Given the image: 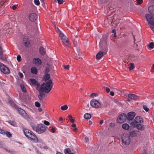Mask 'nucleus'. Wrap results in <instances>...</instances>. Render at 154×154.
I'll use <instances>...</instances> for the list:
<instances>
[{
	"mask_svg": "<svg viewBox=\"0 0 154 154\" xmlns=\"http://www.w3.org/2000/svg\"><path fill=\"white\" fill-rule=\"evenodd\" d=\"M135 116V113L133 112H128L126 115L127 119L130 121L132 120Z\"/></svg>",
	"mask_w": 154,
	"mask_h": 154,
	"instance_id": "nucleus-9",
	"label": "nucleus"
},
{
	"mask_svg": "<svg viewBox=\"0 0 154 154\" xmlns=\"http://www.w3.org/2000/svg\"><path fill=\"white\" fill-rule=\"evenodd\" d=\"M16 8V6L15 5H14L12 6V8L13 10H15Z\"/></svg>",
	"mask_w": 154,
	"mask_h": 154,
	"instance_id": "nucleus-56",
	"label": "nucleus"
},
{
	"mask_svg": "<svg viewBox=\"0 0 154 154\" xmlns=\"http://www.w3.org/2000/svg\"><path fill=\"white\" fill-rule=\"evenodd\" d=\"M34 2L36 5H38L40 4V2L39 0H34Z\"/></svg>",
	"mask_w": 154,
	"mask_h": 154,
	"instance_id": "nucleus-37",
	"label": "nucleus"
},
{
	"mask_svg": "<svg viewBox=\"0 0 154 154\" xmlns=\"http://www.w3.org/2000/svg\"><path fill=\"white\" fill-rule=\"evenodd\" d=\"M126 119H127L126 115L125 113H122L119 116L117 122L119 123H122L125 121Z\"/></svg>",
	"mask_w": 154,
	"mask_h": 154,
	"instance_id": "nucleus-6",
	"label": "nucleus"
},
{
	"mask_svg": "<svg viewBox=\"0 0 154 154\" xmlns=\"http://www.w3.org/2000/svg\"><path fill=\"white\" fill-rule=\"evenodd\" d=\"M37 18V15L35 13L30 14L29 16V20L31 21H34L36 20Z\"/></svg>",
	"mask_w": 154,
	"mask_h": 154,
	"instance_id": "nucleus-11",
	"label": "nucleus"
},
{
	"mask_svg": "<svg viewBox=\"0 0 154 154\" xmlns=\"http://www.w3.org/2000/svg\"><path fill=\"white\" fill-rule=\"evenodd\" d=\"M56 154H63L60 152H57Z\"/></svg>",
	"mask_w": 154,
	"mask_h": 154,
	"instance_id": "nucleus-64",
	"label": "nucleus"
},
{
	"mask_svg": "<svg viewBox=\"0 0 154 154\" xmlns=\"http://www.w3.org/2000/svg\"><path fill=\"white\" fill-rule=\"evenodd\" d=\"M88 123L90 125H91L92 124V122L91 121H88Z\"/></svg>",
	"mask_w": 154,
	"mask_h": 154,
	"instance_id": "nucleus-60",
	"label": "nucleus"
},
{
	"mask_svg": "<svg viewBox=\"0 0 154 154\" xmlns=\"http://www.w3.org/2000/svg\"><path fill=\"white\" fill-rule=\"evenodd\" d=\"M66 154H75L74 153L71 152L70 149L69 148L66 149L65 150Z\"/></svg>",
	"mask_w": 154,
	"mask_h": 154,
	"instance_id": "nucleus-26",
	"label": "nucleus"
},
{
	"mask_svg": "<svg viewBox=\"0 0 154 154\" xmlns=\"http://www.w3.org/2000/svg\"><path fill=\"white\" fill-rule=\"evenodd\" d=\"M130 124L133 127H136L137 126V124L134 120V121H133L132 122H131L130 123Z\"/></svg>",
	"mask_w": 154,
	"mask_h": 154,
	"instance_id": "nucleus-30",
	"label": "nucleus"
},
{
	"mask_svg": "<svg viewBox=\"0 0 154 154\" xmlns=\"http://www.w3.org/2000/svg\"><path fill=\"white\" fill-rule=\"evenodd\" d=\"M128 97L134 100H136L138 98V96L133 94H128Z\"/></svg>",
	"mask_w": 154,
	"mask_h": 154,
	"instance_id": "nucleus-17",
	"label": "nucleus"
},
{
	"mask_svg": "<svg viewBox=\"0 0 154 154\" xmlns=\"http://www.w3.org/2000/svg\"><path fill=\"white\" fill-rule=\"evenodd\" d=\"M19 75L20 78H22L23 76V74L20 72L19 73Z\"/></svg>",
	"mask_w": 154,
	"mask_h": 154,
	"instance_id": "nucleus-50",
	"label": "nucleus"
},
{
	"mask_svg": "<svg viewBox=\"0 0 154 154\" xmlns=\"http://www.w3.org/2000/svg\"><path fill=\"white\" fill-rule=\"evenodd\" d=\"M63 67L65 69H69V65L63 66Z\"/></svg>",
	"mask_w": 154,
	"mask_h": 154,
	"instance_id": "nucleus-44",
	"label": "nucleus"
},
{
	"mask_svg": "<svg viewBox=\"0 0 154 154\" xmlns=\"http://www.w3.org/2000/svg\"><path fill=\"white\" fill-rule=\"evenodd\" d=\"M56 30L57 32L59 31L60 32H61L58 28H57L56 29Z\"/></svg>",
	"mask_w": 154,
	"mask_h": 154,
	"instance_id": "nucleus-63",
	"label": "nucleus"
},
{
	"mask_svg": "<svg viewBox=\"0 0 154 154\" xmlns=\"http://www.w3.org/2000/svg\"><path fill=\"white\" fill-rule=\"evenodd\" d=\"M103 120H101L100 121V125H101L103 123Z\"/></svg>",
	"mask_w": 154,
	"mask_h": 154,
	"instance_id": "nucleus-58",
	"label": "nucleus"
},
{
	"mask_svg": "<svg viewBox=\"0 0 154 154\" xmlns=\"http://www.w3.org/2000/svg\"><path fill=\"white\" fill-rule=\"evenodd\" d=\"M112 33H114V37H116V30L115 29H112Z\"/></svg>",
	"mask_w": 154,
	"mask_h": 154,
	"instance_id": "nucleus-41",
	"label": "nucleus"
},
{
	"mask_svg": "<svg viewBox=\"0 0 154 154\" xmlns=\"http://www.w3.org/2000/svg\"><path fill=\"white\" fill-rule=\"evenodd\" d=\"M110 95L112 96H113L114 95V94L113 92L111 91L110 92Z\"/></svg>",
	"mask_w": 154,
	"mask_h": 154,
	"instance_id": "nucleus-53",
	"label": "nucleus"
},
{
	"mask_svg": "<svg viewBox=\"0 0 154 154\" xmlns=\"http://www.w3.org/2000/svg\"><path fill=\"white\" fill-rule=\"evenodd\" d=\"M134 121L137 124H141L143 122L142 119L139 116H137L135 118Z\"/></svg>",
	"mask_w": 154,
	"mask_h": 154,
	"instance_id": "nucleus-13",
	"label": "nucleus"
},
{
	"mask_svg": "<svg viewBox=\"0 0 154 154\" xmlns=\"http://www.w3.org/2000/svg\"><path fill=\"white\" fill-rule=\"evenodd\" d=\"M38 97L39 98V99L40 100H42V98L43 97L41 96H39L38 95Z\"/></svg>",
	"mask_w": 154,
	"mask_h": 154,
	"instance_id": "nucleus-52",
	"label": "nucleus"
},
{
	"mask_svg": "<svg viewBox=\"0 0 154 154\" xmlns=\"http://www.w3.org/2000/svg\"><path fill=\"white\" fill-rule=\"evenodd\" d=\"M76 51H77L78 55L80 56L81 54V53H80V50L78 48H77L76 49Z\"/></svg>",
	"mask_w": 154,
	"mask_h": 154,
	"instance_id": "nucleus-46",
	"label": "nucleus"
},
{
	"mask_svg": "<svg viewBox=\"0 0 154 154\" xmlns=\"http://www.w3.org/2000/svg\"><path fill=\"white\" fill-rule=\"evenodd\" d=\"M114 102L118 105H120L121 104V103L119 102L116 100H115L114 101Z\"/></svg>",
	"mask_w": 154,
	"mask_h": 154,
	"instance_id": "nucleus-40",
	"label": "nucleus"
},
{
	"mask_svg": "<svg viewBox=\"0 0 154 154\" xmlns=\"http://www.w3.org/2000/svg\"><path fill=\"white\" fill-rule=\"evenodd\" d=\"M33 63L38 66L40 65L42 63L41 60L38 58H34L33 60Z\"/></svg>",
	"mask_w": 154,
	"mask_h": 154,
	"instance_id": "nucleus-12",
	"label": "nucleus"
},
{
	"mask_svg": "<svg viewBox=\"0 0 154 154\" xmlns=\"http://www.w3.org/2000/svg\"><path fill=\"white\" fill-rule=\"evenodd\" d=\"M104 55V52L102 51H100L96 55V58L97 59H100Z\"/></svg>",
	"mask_w": 154,
	"mask_h": 154,
	"instance_id": "nucleus-15",
	"label": "nucleus"
},
{
	"mask_svg": "<svg viewBox=\"0 0 154 154\" xmlns=\"http://www.w3.org/2000/svg\"><path fill=\"white\" fill-rule=\"evenodd\" d=\"M57 1L59 4H62L63 2V0H57Z\"/></svg>",
	"mask_w": 154,
	"mask_h": 154,
	"instance_id": "nucleus-43",
	"label": "nucleus"
},
{
	"mask_svg": "<svg viewBox=\"0 0 154 154\" xmlns=\"http://www.w3.org/2000/svg\"><path fill=\"white\" fill-rule=\"evenodd\" d=\"M35 105L36 107H39L40 106V104L39 103L38 101H36L35 102Z\"/></svg>",
	"mask_w": 154,
	"mask_h": 154,
	"instance_id": "nucleus-38",
	"label": "nucleus"
},
{
	"mask_svg": "<svg viewBox=\"0 0 154 154\" xmlns=\"http://www.w3.org/2000/svg\"><path fill=\"white\" fill-rule=\"evenodd\" d=\"M59 35L61 40L63 38V37L65 38V35L61 32L59 34Z\"/></svg>",
	"mask_w": 154,
	"mask_h": 154,
	"instance_id": "nucleus-35",
	"label": "nucleus"
},
{
	"mask_svg": "<svg viewBox=\"0 0 154 154\" xmlns=\"http://www.w3.org/2000/svg\"><path fill=\"white\" fill-rule=\"evenodd\" d=\"M106 91L107 93H108L110 92V89L109 88H106Z\"/></svg>",
	"mask_w": 154,
	"mask_h": 154,
	"instance_id": "nucleus-49",
	"label": "nucleus"
},
{
	"mask_svg": "<svg viewBox=\"0 0 154 154\" xmlns=\"http://www.w3.org/2000/svg\"><path fill=\"white\" fill-rule=\"evenodd\" d=\"M122 127L123 129L125 130H128L129 128V125L126 123L123 124L122 125Z\"/></svg>",
	"mask_w": 154,
	"mask_h": 154,
	"instance_id": "nucleus-22",
	"label": "nucleus"
},
{
	"mask_svg": "<svg viewBox=\"0 0 154 154\" xmlns=\"http://www.w3.org/2000/svg\"><path fill=\"white\" fill-rule=\"evenodd\" d=\"M136 127L139 130H143L144 129L143 125L140 124H137Z\"/></svg>",
	"mask_w": 154,
	"mask_h": 154,
	"instance_id": "nucleus-25",
	"label": "nucleus"
},
{
	"mask_svg": "<svg viewBox=\"0 0 154 154\" xmlns=\"http://www.w3.org/2000/svg\"><path fill=\"white\" fill-rule=\"evenodd\" d=\"M31 85L35 86L36 89L37 87H41L40 84L38 83L36 80L33 79H31Z\"/></svg>",
	"mask_w": 154,
	"mask_h": 154,
	"instance_id": "nucleus-10",
	"label": "nucleus"
},
{
	"mask_svg": "<svg viewBox=\"0 0 154 154\" xmlns=\"http://www.w3.org/2000/svg\"><path fill=\"white\" fill-rule=\"evenodd\" d=\"M17 59L19 62H20L21 60V58L20 55H19L17 56Z\"/></svg>",
	"mask_w": 154,
	"mask_h": 154,
	"instance_id": "nucleus-36",
	"label": "nucleus"
},
{
	"mask_svg": "<svg viewBox=\"0 0 154 154\" xmlns=\"http://www.w3.org/2000/svg\"><path fill=\"white\" fill-rule=\"evenodd\" d=\"M149 47L150 49H152L154 47V43L153 42H151L149 45Z\"/></svg>",
	"mask_w": 154,
	"mask_h": 154,
	"instance_id": "nucleus-31",
	"label": "nucleus"
},
{
	"mask_svg": "<svg viewBox=\"0 0 154 154\" xmlns=\"http://www.w3.org/2000/svg\"><path fill=\"white\" fill-rule=\"evenodd\" d=\"M44 124L47 125H50L49 122L45 120L44 121Z\"/></svg>",
	"mask_w": 154,
	"mask_h": 154,
	"instance_id": "nucleus-42",
	"label": "nucleus"
},
{
	"mask_svg": "<svg viewBox=\"0 0 154 154\" xmlns=\"http://www.w3.org/2000/svg\"><path fill=\"white\" fill-rule=\"evenodd\" d=\"M50 75L49 74H46L44 76V79L45 80H46V81L45 82V83H46V82H47V80H48L50 78ZM48 80V81L50 80Z\"/></svg>",
	"mask_w": 154,
	"mask_h": 154,
	"instance_id": "nucleus-24",
	"label": "nucleus"
},
{
	"mask_svg": "<svg viewBox=\"0 0 154 154\" xmlns=\"http://www.w3.org/2000/svg\"><path fill=\"white\" fill-rule=\"evenodd\" d=\"M137 1V3H139V4H140L142 3V0H136Z\"/></svg>",
	"mask_w": 154,
	"mask_h": 154,
	"instance_id": "nucleus-51",
	"label": "nucleus"
},
{
	"mask_svg": "<svg viewBox=\"0 0 154 154\" xmlns=\"http://www.w3.org/2000/svg\"><path fill=\"white\" fill-rule=\"evenodd\" d=\"M39 52L42 55H44L45 53V49L43 47H41L39 49Z\"/></svg>",
	"mask_w": 154,
	"mask_h": 154,
	"instance_id": "nucleus-23",
	"label": "nucleus"
},
{
	"mask_svg": "<svg viewBox=\"0 0 154 154\" xmlns=\"http://www.w3.org/2000/svg\"><path fill=\"white\" fill-rule=\"evenodd\" d=\"M3 53V50L2 48L0 47V54H2Z\"/></svg>",
	"mask_w": 154,
	"mask_h": 154,
	"instance_id": "nucleus-48",
	"label": "nucleus"
},
{
	"mask_svg": "<svg viewBox=\"0 0 154 154\" xmlns=\"http://www.w3.org/2000/svg\"><path fill=\"white\" fill-rule=\"evenodd\" d=\"M90 96L91 97L93 98L94 97H96L97 96V94L95 93H92L91 95Z\"/></svg>",
	"mask_w": 154,
	"mask_h": 154,
	"instance_id": "nucleus-45",
	"label": "nucleus"
},
{
	"mask_svg": "<svg viewBox=\"0 0 154 154\" xmlns=\"http://www.w3.org/2000/svg\"><path fill=\"white\" fill-rule=\"evenodd\" d=\"M8 122L9 124L14 126H16L17 125L16 123L14 121H9Z\"/></svg>",
	"mask_w": 154,
	"mask_h": 154,
	"instance_id": "nucleus-28",
	"label": "nucleus"
},
{
	"mask_svg": "<svg viewBox=\"0 0 154 154\" xmlns=\"http://www.w3.org/2000/svg\"><path fill=\"white\" fill-rule=\"evenodd\" d=\"M51 131L52 132H55V128H52L51 129Z\"/></svg>",
	"mask_w": 154,
	"mask_h": 154,
	"instance_id": "nucleus-55",
	"label": "nucleus"
},
{
	"mask_svg": "<svg viewBox=\"0 0 154 154\" xmlns=\"http://www.w3.org/2000/svg\"><path fill=\"white\" fill-rule=\"evenodd\" d=\"M148 11L152 14H154V5L150 6L148 8Z\"/></svg>",
	"mask_w": 154,
	"mask_h": 154,
	"instance_id": "nucleus-16",
	"label": "nucleus"
},
{
	"mask_svg": "<svg viewBox=\"0 0 154 154\" xmlns=\"http://www.w3.org/2000/svg\"><path fill=\"white\" fill-rule=\"evenodd\" d=\"M9 103L10 105L17 109L18 113L22 116L25 119L27 117V114L25 111L23 109L20 108H19L18 106L15 104L13 100H9Z\"/></svg>",
	"mask_w": 154,
	"mask_h": 154,
	"instance_id": "nucleus-4",
	"label": "nucleus"
},
{
	"mask_svg": "<svg viewBox=\"0 0 154 154\" xmlns=\"http://www.w3.org/2000/svg\"><path fill=\"white\" fill-rule=\"evenodd\" d=\"M61 40H62L63 43L66 46H68L69 45V43L68 41L65 36V38L63 37V38Z\"/></svg>",
	"mask_w": 154,
	"mask_h": 154,
	"instance_id": "nucleus-18",
	"label": "nucleus"
},
{
	"mask_svg": "<svg viewBox=\"0 0 154 154\" xmlns=\"http://www.w3.org/2000/svg\"><path fill=\"white\" fill-rule=\"evenodd\" d=\"M0 70L2 72L5 74H8L9 73L8 68L1 63H0Z\"/></svg>",
	"mask_w": 154,
	"mask_h": 154,
	"instance_id": "nucleus-8",
	"label": "nucleus"
},
{
	"mask_svg": "<svg viewBox=\"0 0 154 154\" xmlns=\"http://www.w3.org/2000/svg\"><path fill=\"white\" fill-rule=\"evenodd\" d=\"M32 127L33 130L38 134L44 133L48 128L47 127L43 124H39L37 126L32 125Z\"/></svg>",
	"mask_w": 154,
	"mask_h": 154,
	"instance_id": "nucleus-3",
	"label": "nucleus"
},
{
	"mask_svg": "<svg viewBox=\"0 0 154 154\" xmlns=\"http://www.w3.org/2000/svg\"><path fill=\"white\" fill-rule=\"evenodd\" d=\"M70 121L71 122L73 123L74 122V119L72 118L71 119Z\"/></svg>",
	"mask_w": 154,
	"mask_h": 154,
	"instance_id": "nucleus-57",
	"label": "nucleus"
},
{
	"mask_svg": "<svg viewBox=\"0 0 154 154\" xmlns=\"http://www.w3.org/2000/svg\"><path fill=\"white\" fill-rule=\"evenodd\" d=\"M69 119H71L72 118V117L71 115H69Z\"/></svg>",
	"mask_w": 154,
	"mask_h": 154,
	"instance_id": "nucleus-62",
	"label": "nucleus"
},
{
	"mask_svg": "<svg viewBox=\"0 0 154 154\" xmlns=\"http://www.w3.org/2000/svg\"><path fill=\"white\" fill-rule=\"evenodd\" d=\"M74 45H75V47L77 46V42H74Z\"/></svg>",
	"mask_w": 154,
	"mask_h": 154,
	"instance_id": "nucleus-59",
	"label": "nucleus"
},
{
	"mask_svg": "<svg viewBox=\"0 0 154 154\" xmlns=\"http://www.w3.org/2000/svg\"><path fill=\"white\" fill-rule=\"evenodd\" d=\"M143 109L144 110H145L146 112H148L149 110V108L147 107V106H143Z\"/></svg>",
	"mask_w": 154,
	"mask_h": 154,
	"instance_id": "nucleus-39",
	"label": "nucleus"
},
{
	"mask_svg": "<svg viewBox=\"0 0 154 154\" xmlns=\"http://www.w3.org/2000/svg\"><path fill=\"white\" fill-rule=\"evenodd\" d=\"M31 71L32 73L36 74L37 73V69L35 67H32L31 69Z\"/></svg>",
	"mask_w": 154,
	"mask_h": 154,
	"instance_id": "nucleus-20",
	"label": "nucleus"
},
{
	"mask_svg": "<svg viewBox=\"0 0 154 154\" xmlns=\"http://www.w3.org/2000/svg\"><path fill=\"white\" fill-rule=\"evenodd\" d=\"M122 140L123 143L125 145H128L130 143L131 138L129 134L124 133L122 136Z\"/></svg>",
	"mask_w": 154,
	"mask_h": 154,
	"instance_id": "nucleus-5",
	"label": "nucleus"
},
{
	"mask_svg": "<svg viewBox=\"0 0 154 154\" xmlns=\"http://www.w3.org/2000/svg\"><path fill=\"white\" fill-rule=\"evenodd\" d=\"M134 64L133 63H131L130 64V66L129 67V69L130 70H132L134 68Z\"/></svg>",
	"mask_w": 154,
	"mask_h": 154,
	"instance_id": "nucleus-34",
	"label": "nucleus"
},
{
	"mask_svg": "<svg viewBox=\"0 0 154 154\" xmlns=\"http://www.w3.org/2000/svg\"><path fill=\"white\" fill-rule=\"evenodd\" d=\"M61 109L62 110L64 111L68 108V106L67 105H65L61 107Z\"/></svg>",
	"mask_w": 154,
	"mask_h": 154,
	"instance_id": "nucleus-29",
	"label": "nucleus"
},
{
	"mask_svg": "<svg viewBox=\"0 0 154 154\" xmlns=\"http://www.w3.org/2000/svg\"><path fill=\"white\" fill-rule=\"evenodd\" d=\"M3 134H6V136L9 138L11 137H12V134L9 132H5L4 131V132Z\"/></svg>",
	"mask_w": 154,
	"mask_h": 154,
	"instance_id": "nucleus-27",
	"label": "nucleus"
},
{
	"mask_svg": "<svg viewBox=\"0 0 154 154\" xmlns=\"http://www.w3.org/2000/svg\"><path fill=\"white\" fill-rule=\"evenodd\" d=\"M24 44L25 46L27 47H28L30 44L29 41V40H27L26 42H24Z\"/></svg>",
	"mask_w": 154,
	"mask_h": 154,
	"instance_id": "nucleus-32",
	"label": "nucleus"
},
{
	"mask_svg": "<svg viewBox=\"0 0 154 154\" xmlns=\"http://www.w3.org/2000/svg\"><path fill=\"white\" fill-rule=\"evenodd\" d=\"M72 126L73 127H75L76 126V125L75 124H73L72 125Z\"/></svg>",
	"mask_w": 154,
	"mask_h": 154,
	"instance_id": "nucleus-61",
	"label": "nucleus"
},
{
	"mask_svg": "<svg viewBox=\"0 0 154 154\" xmlns=\"http://www.w3.org/2000/svg\"><path fill=\"white\" fill-rule=\"evenodd\" d=\"M138 134V131H132L130 133V135L132 137H136Z\"/></svg>",
	"mask_w": 154,
	"mask_h": 154,
	"instance_id": "nucleus-14",
	"label": "nucleus"
},
{
	"mask_svg": "<svg viewBox=\"0 0 154 154\" xmlns=\"http://www.w3.org/2000/svg\"><path fill=\"white\" fill-rule=\"evenodd\" d=\"M85 139L86 143H88L89 142V139L87 137H85Z\"/></svg>",
	"mask_w": 154,
	"mask_h": 154,
	"instance_id": "nucleus-47",
	"label": "nucleus"
},
{
	"mask_svg": "<svg viewBox=\"0 0 154 154\" xmlns=\"http://www.w3.org/2000/svg\"><path fill=\"white\" fill-rule=\"evenodd\" d=\"M84 117L86 119H89L91 118V116L90 114L88 113H86L84 114Z\"/></svg>",
	"mask_w": 154,
	"mask_h": 154,
	"instance_id": "nucleus-21",
	"label": "nucleus"
},
{
	"mask_svg": "<svg viewBox=\"0 0 154 154\" xmlns=\"http://www.w3.org/2000/svg\"><path fill=\"white\" fill-rule=\"evenodd\" d=\"M90 104L92 107L96 108H100L101 106V103L95 100H91Z\"/></svg>",
	"mask_w": 154,
	"mask_h": 154,
	"instance_id": "nucleus-7",
	"label": "nucleus"
},
{
	"mask_svg": "<svg viewBox=\"0 0 154 154\" xmlns=\"http://www.w3.org/2000/svg\"><path fill=\"white\" fill-rule=\"evenodd\" d=\"M3 149H5L6 151L10 152L11 154H16V152L14 151V149H7L6 148L3 147Z\"/></svg>",
	"mask_w": 154,
	"mask_h": 154,
	"instance_id": "nucleus-19",
	"label": "nucleus"
},
{
	"mask_svg": "<svg viewBox=\"0 0 154 154\" xmlns=\"http://www.w3.org/2000/svg\"><path fill=\"white\" fill-rule=\"evenodd\" d=\"M21 88L22 91L24 92H26V89L25 87L23 85H21L20 86Z\"/></svg>",
	"mask_w": 154,
	"mask_h": 154,
	"instance_id": "nucleus-33",
	"label": "nucleus"
},
{
	"mask_svg": "<svg viewBox=\"0 0 154 154\" xmlns=\"http://www.w3.org/2000/svg\"><path fill=\"white\" fill-rule=\"evenodd\" d=\"M52 87V82L50 80L46 82V83H43L40 87H37V90L39 92L38 95L44 97L45 94L43 92L48 93L50 91Z\"/></svg>",
	"mask_w": 154,
	"mask_h": 154,
	"instance_id": "nucleus-1",
	"label": "nucleus"
},
{
	"mask_svg": "<svg viewBox=\"0 0 154 154\" xmlns=\"http://www.w3.org/2000/svg\"><path fill=\"white\" fill-rule=\"evenodd\" d=\"M2 54H0V58L3 60L4 58V57L2 56Z\"/></svg>",
	"mask_w": 154,
	"mask_h": 154,
	"instance_id": "nucleus-54",
	"label": "nucleus"
},
{
	"mask_svg": "<svg viewBox=\"0 0 154 154\" xmlns=\"http://www.w3.org/2000/svg\"><path fill=\"white\" fill-rule=\"evenodd\" d=\"M23 131L25 135L29 140L35 143L38 142L37 137L32 131L27 129H24Z\"/></svg>",
	"mask_w": 154,
	"mask_h": 154,
	"instance_id": "nucleus-2",
	"label": "nucleus"
}]
</instances>
